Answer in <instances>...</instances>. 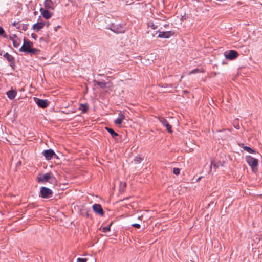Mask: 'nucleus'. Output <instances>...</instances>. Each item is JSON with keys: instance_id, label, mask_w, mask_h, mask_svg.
Instances as JSON below:
<instances>
[{"instance_id": "obj_1", "label": "nucleus", "mask_w": 262, "mask_h": 262, "mask_svg": "<svg viewBox=\"0 0 262 262\" xmlns=\"http://www.w3.org/2000/svg\"><path fill=\"white\" fill-rule=\"evenodd\" d=\"M245 159L248 165L251 167L252 171L256 172L258 169V160L251 156H246Z\"/></svg>"}, {"instance_id": "obj_2", "label": "nucleus", "mask_w": 262, "mask_h": 262, "mask_svg": "<svg viewBox=\"0 0 262 262\" xmlns=\"http://www.w3.org/2000/svg\"><path fill=\"white\" fill-rule=\"evenodd\" d=\"M37 180L39 182H49L50 183L55 181V178L51 173H47L44 174H39L37 177Z\"/></svg>"}, {"instance_id": "obj_3", "label": "nucleus", "mask_w": 262, "mask_h": 262, "mask_svg": "<svg viewBox=\"0 0 262 262\" xmlns=\"http://www.w3.org/2000/svg\"><path fill=\"white\" fill-rule=\"evenodd\" d=\"M35 103L41 108H45L49 105V102L47 100L40 99L38 98H34Z\"/></svg>"}, {"instance_id": "obj_4", "label": "nucleus", "mask_w": 262, "mask_h": 262, "mask_svg": "<svg viewBox=\"0 0 262 262\" xmlns=\"http://www.w3.org/2000/svg\"><path fill=\"white\" fill-rule=\"evenodd\" d=\"M40 194L43 198H49L52 194V191L49 188L43 187L41 188Z\"/></svg>"}, {"instance_id": "obj_5", "label": "nucleus", "mask_w": 262, "mask_h": 262, "mask_svg": "<svg viewBox=\"0 0 262 262\" xmlns=\"http://www.w3.org/2000/svg\"><path fill=\"white\" fill-rule=\"evenodd\" d=\"M32 43L31 42L24 40V44L19 49V51L21 52L28 53L29 50L32 48Z\"/></svg>"}, {"instance_id": "obj_6", "label": "nucleus", "mask_w": 262, "mask_h": 262, "mask_svg": "<svg viewBox=\"0 0 262 262\" xmlns=\"http://www.w3.org/2000/svg\"><path fill=\"white\" fill-rule=\"evenodd\" d=\"M39 11L41 13L42 17L46 19H49L53 15V13L50 12L48 9H43L41 8L39 10Z\"/></svg>"}, {"instance_id": "obj_7", "label": "nucleus", "mask_w": 262, "mask_h": 262, "mask_svg": "<svg viewBox=\"0 0 262 262\" xmlns=\"http://www.w3.org/2000/svg\"><path fill=\"white\" fill-rule=\"evenodd\" d=\"M224 55L227 59L233 60L238 56V53L236 51L230 50L229 52H225Z\"/></svg>"}, {"instance_id": "obj_8", "label": "nucleus", "mask_w": 262, "mask_h": 262, "mask_svg": "<svg viewBox=\"0 0 262 262\" xmlns=\"http://www.w3.org/2000/svg\"><path fill=\"white\" fill-rule=\"evenodd\" d=\"M92 208L96 213L101 216H103L104 215V211L100 204H95L93 205Z\"/></svg>"}, {"instance_id": "obj_9", "label": "nucleus", "mask_w": 262, "mask_h": 262, "mask_svg": "<svg viewBox=\"0 0 262 262\" xmlns=\"http://www.w3.org/2000/svg\"><path fill=\"white\" fill-rule=\"evenodd\" d=\"M9 39L12 41L13 46L15 48H18L20 46L21 43V40L18 38L15 35L11 36L9 37Z\"/></svg>"}, {"instance_id": "obj_10", "label": "nucleus", "mask_w": 262, "mask_h": 262, "mask_svg": "<svg viewBox=\"0 0 262 262\" xmlns=\"http://www.w3.org/2000/svg\"><path fill=\"white\" fill-rule=\"evenodd\" d=\"M173 35V33L171 31H158V37L163 38H168Z\"/></svg>"}, {"instance_id": "obj_11", "label": "nucleus", "mask_w": 262, "mask_h": 262, "mask_svg": "<svg viewBox=\"0 0 262 262\" xmlns=\"http://www.w3.org/2000/svg\"><path fill=\"white\" fill-rule=\"evenodd\" d=\"M125 118V115L122 112H120L118 114V118L114 120L115 124L118 125H121L122 123L123 120Z\"/></svg>"}, {"instance_id": "obj_12", "label": "nucleus", "mask_w": 262, "mask_h": 262, "mask_svg": "<svg viewBox=\"0 0 262 262\" xmlns=\"http://www.w3.org/2000/svg\"><path fill=\"white\" fill-rule=\"evenodd\" d=\"M159 121L163 125V126L166 127L167 130L169 133L172 132V130H171V125L169 124V123L167 122V121L165 119L161 118L159 119Z\"/></svg>"}, {"instance_id": "obj_13", "label": "nucleus", "mask_w": 262, "mask_h": 262, "mask_svg": "<svg viewBox=\"0 0 262 262\" xmlns=\"http://www.w3.org/2000/svg\"><path fill=\"white\" fill-rule=\"evenodd\" d=\"M45 26V23L43 22H37L34 24L32 26V29L36 32L40 31Z\"/></svg>"}, {"instance_id": "obj_14", "label": "nucleus", "mask_w": 262, "mask_h": 262, "mask_svg": "<svg viewBox=\"0 0 262 262\" xmlns=\"http://www.w3.org/2000/svg\"><path fill=\"white\" fill-rule=\"evenodd\" d=\"M43 154L47 160H50L55 155V152L52 149H48L44 150Z\"/></svg>"}, {"instance_id": "obj_15", "label": "nucleus", "mask_w": 262, "mask_h": 262, "mask_svg": "<svg viewBox=\"0 0 262 262\" xmlns=\"http://www.w3.org/2000/svg\"><path fill=\"white\" fill-rule=\"evenodd\" d=\"M44 7L46 9L54 10V3L51 0H45Z\"/></svg>"}, {"instance_id": "obj_16", "label": "nucleus", "mask_w": 262, "mask_h": 262, "mask_svg": "<svg viewBox=\"0 0 262 262\" xmlns=\"http://www.w3.org/2000/svg\"><path fill=\"white\" fill-rule=\"evenodd\" d=\"M111 30L117 33H124L125 31L123 27L121 26H119V27L113 26H112Z\"/></svg>"}, {"instance_id": "obj_17", "label": "nucleus", "mask_w": 262, "mask_h": 262, "mask_svg": "<svg viewBox=\"0 0 262 262\" xmlns=\"http://www.w3.org/2000/svg\"><path fill=\"white\" fill-rule=\"evenodd\" d=\"M7 95L9 99H13L15 97L16 95V91H13V90L8 91L7 92Z\"/></svg>"}, {"instance_id": "obj_18", "label": "nucleus", "mask_w": 262, "mask_h": 262, "mask_svg": "<svg viewBox=\"0 0 262 262\" xmlns=\"http://www.w3.org/2000/svg\"><path fill=\"white\" fill-rule=\"evenodd\" d=\"M4 57L7 60V61L10 63H12L14 62V58L13 57L9 54L8 53H6L4 55Z\"/></svg>"}, {"instance_id": "obj_19", "label": "nucleus", "mask_w": 262, "mask_h": 262, "mask_svg": "<svg viewBox=\"0 0 262 262\" xmlns=\"http://www.w3.org/2000/svg\"><path fill=\"white\" fill-rule=\"evenodd\" d=\"M239 146L245 150H246V151H247L249 153H250V154H253V153H255V151L252 149V148H251L250 147H248V146H245L243 144H239Z\"/></svg>"}, {"instance_id": "obj_20", "label": "nucleus", "mask_w": 262, "mask_h": 262, "mask_svg": "<svg viewBox=\"0 0 262 262\" xmlns=\"http://www.w3.org/2000/svg\"><path fill=\"white\" fill-rule=\"evenodd\" d=\"M79 110L81 111V112L85 113L86 112L88 109V105L87 104H81L79 106Z\"/></svg>"}, {"instance_id": "obj_21", "label": "nucleus", "mask_w": 262, "mask_h": 262, "mask_svg": "<svg viewBox=\"0 0 262 262\" xmlns=\"http://www.w3.org/2000/svg\"><path fill=\"white\" fill-rule=\"evenodd\" d=\"M95 82L96 83L97 85L99 86L101 88H105L107 86V85L109 84L108 83H106L105 82H100V81H95Z\"/></svg>"}, {"instance_id": "obj_22", "label": "nucleus", "mask_w": 262, "mask_h": 262, "mask_svg": "<svg viewBox=\"0 0 262 262\" xmlns=\"http://www.w3.org/2000/svg\"><path fill=\"white\" fill-rule=\"evenodd\" d=\"M39 52V50L37 49H35V48H32L30 50H29L28 53H30L31 55H36V54H38V53Z\"/></svg>"}, {"instance_id": "obj_23", "label": "nucleus", "mask_w": 262, "mask_h": 262, "mask_svg": "<svg viewBox=\"0 0 262 262\" xmlns=\"http://www.w3.org/2000/svg\"><path fill=\"white\" fill-rule=\"evenodd\" d=\"M106 129L110 133V134L112 135L113 137L117 136L118 135V134L117 133L115 132L113 129L108 127H106Z\"/></svg>"}, {"instance_id": "obj_24", "label": "nucleus", "mask_w": 262, "mask_h": 262, "mask_svg": "<svg viewBox=\"0 0 262 262\" xmlns=\"http://www.w3.org/2000/svg\"><path fill=\"white\" fill-rule=\"evenodd\" d=\"M180 172V169L179 168H173V172L174 174L178 175V174H179Z\"/></svg>"}, {"instance_id": "obj_25", "label": "nucleus", "mask_w": 262, "mask_h": 262, "mask_svg": "<svg viewBox=\"0 0 262 262\" xmlns=\"http://www.w3.org/2000/svg\"><path fill=\"white\" fill-rule=\"evenodd\" d=\"M220 164H219V163H215L214 162H212L211 165V169L212 168V166H213V167L215 169H216L219 167Z\"/></svg>"}, {"instance_id": "obj_26", "label": "nucleus", "mask_w": 262, "mask_h": 262, "mask_svg": "<svg viewBox=\"0 0 262 262\" xmlns=\"http://www.w3.org/2000/svg\"><path fill=\"white\" fill-rule=\"evenodd\" d=\"M148 26L151 27L152 29L155 30L157 29V26H156L155 24H154L152 23H149L148 24Z\"/></svg>"}, {"instance_id": "obj_27", "label": "nucleus", "mask_w": 262, "mask_h": 262, "mask_svg": "<svg viewBox=\"0 0 262 262\" xmlns=\"http://www.w3.org/2000/svg\"><path fill=\"white\" fill-rule=\"evenodd\" d=\"M103 230V232H106L108 231H110V227H107V226H106V227H104L102 229Z\"/></svg>"}, {"instance_id": "obj_28", "label": "nucleus", "mask_w": 262, "mask_h": 262, "mask_svg": "<svg viewBox=\"0 0 262 262\" xmlns=\"http://www.w3.org/2000/svg\"><path fill=\"white\" fill-rule=\"evenodd\" d=\"M86 258H78L77 259V262H86Z\"/></svg>"}, {"instance_id": "obj_29", "label": "nucleus", "mask_w": 262, "mask_h": 262, "mask_svg": "<svg viewBox=\"0 0 262 262\" xmlns=\"http://www.w3.org/2000/svg\"><path fill=\"white\" fill-rule=\"evenodd\" d=\"M132 226L136 227L137 228H140V225L139 224L135 223L132 225Z\"/></svg>"}, {"instance_id": "obj_30", "label": "nucleus", "mask_w": 262, "mask_h": 262, "mask_svg": "<svg viewBox=\"0 0 262 262\" xmlns=\"http://www.w3.org/2000/svg\"><path fill=\"white\" fill-rule=\"evenodd\" d=\"M5 33V31L4 30V29L0 27V35H2L3 34H4Z\"/></svg>"}, {"instance_id": "obj_31", "label": "nucleus", "mask_w": 262, "mask_h": 262, "mask_svg": "<svg viewBox=\"0 0 262 262\" xmlns=\"http://www.w3.org/2000/svg\"><path fill=\"white\" fill-rule=\"evenodd\" d=\"M198 71V69H196L195 70H193L191 71H190L189 73V74H194L195 73H196Z\"/></svg>"}, {"instance_id": "obj_32", "label": "nucleus", "mask_w": 262, "mask_h": 262, "mask_svg": "<svg viewBox=\"0 0 262 262\" xmlns=\"http://www.w3.org/2000/svg\"><path fill=\"white\" fill-rule=\"evenodd\" d=\"M13 25L14 26H16V27H17V28H19V27H20V26H20V25H19V23H17V22H15H15H14V23H13Z\"/></svg>"}, {"instance_id": "obj_33", "label": "nucleus", "mask_w": 262, "mask_h": 262, "mask_svg": "<svg viewBox=\"0 0 262 262\" xmlns=\"http://www.w3.org/2000/svg\"><path fill=\"white\" fill-rule=\"evenodd\" d=\"M141 159L140 158H139V157H136L135 159V161H137V162H140V161H141Z\"/></svg>"}, {"instance_id": "obj_34", "label": "nucleus", "mask_w": 262, "mask_h": 262, "mask_svg": "<svg viewBox=\"0 0 262 262\" xmlns=\"http://www.w3.org/2000/svg\"><path fill=\"white\" fill-rule=\"evenodd\" d=\"M121 185L122 186L123 188H124V187H125L126 184L125 183L121 182Z\"/></svg>"}, {"instance_id": "obj_35", "label": "nucleus", "mask_w": 262, "mask_h": 262, "mask_svg": "<svg viewBox=\"0 0 262 262\" xmlns=\"http://www.w3.org/2000/svg\"><path fill=\"white\" fill-rule=\"evenodd\" d=\"M27 26L24 25L23 27V30H26L27 29Z\"/></svg>"}, {"instance_id": "obj_36", "label": "nucleus", "mask_w": 262, "mask_h": 262, "mask_svg": "<svg viewBox=\"0 0 262 262\" xmlns=\"http://www.w3.org/2000/svg\"><path fill=\"white\" fill-rule=\"evenodd\" d=\"M142 217H143L142 215L139 216L138 217V219L139 220H141Z\"/></svg>"}, {"instance_id": "obj_37", "label": "nucleus", "mask_w": 262, "mask_h": 262, "mask_svg": "<svg viewBox=\"0 0 262 262\" xmlns=\"http://www.w3.org/2000/svg\"><path fill=\"white\" fill-rule=\"evenodd\" d=\"M200 178H199L198 179V180H200Z\"/></svg>"}]
</instances>
